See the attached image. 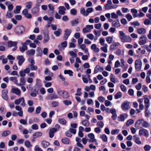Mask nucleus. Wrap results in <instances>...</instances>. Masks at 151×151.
<instances>
[{"mask_svg": "<svg viewBox=\"0 0 151 151\" xmlns=\"http://www.w3.org/2000/svg\"><path fill=\"white\" fill-rule=\"evenodd\" d=\"M24 31V28L22 25L17 26L15 29L14 31L16 33L20 34L22 33Z\"/></svg>", "mask_w": 151, "mask_h": 151, "instance_id": "f257e3e1", "label": "nucleus"}, {"mask_svg": "<svg viewBox=\"0 0 151 151\" xmlns=\"http://www.w3.org/2000/svg\"><path fill=\"white\" fill-rule=\"evenodd\" d=\"M129 102L125 101L121 105V108L124 111L128 110L129 109Z\"/></svg>", "mask_w": 151, "mask_h": 151, "instance_id": "f03ea898", "label": "nucleus"}, {"mask_svg": "<svg viewBox=\"0 0 151 151\" xmlns=\"http://www.w3.org/2000/svg\"><path fill=\"white\" fill-rule=\"evenodd\" d=\"M135 69L137 71L140 70L142 67V62L140 60H137L135 61Z\"/></svg>", "mask_w": 151, "mask_h": 151, "instance_id": "7ed1b4c3", "label": "nucleus"}, {"mask_svg": "<svg viewBox=\"0 0 151 151\" xmlns=\"http://www.w3.org/2000/svg\"><path fill=\"white\" fill-rule=\"evenodd\" d=\"M88 142H96V139L95 138L94 134L92 133H89L88 134Z\"/></svg>", "mask_w": 151, "mask_h": 151, "instance_id": "20e7f679", "label": "nucleus"}, {"mask_svg": "<svg viewBox=\"0 0 151 151\" xmlns=\"http://www.w3.org/2000/svg\"><path fill=\"white\" fill-rule=\"evenodd\" d=\"M8 90L7 89H3L1 91V96L2 98L6 100H7L8 98Z\"/></svg>", "mask_w": 151, "mask_h": 151, "instance_id": "39448f33", "label": "nucleus"}, {"mask_svg": "<svg viewBox=\"0 0 151 151\" xmlns=\"http://www.w3.org/2000/svg\"><path fill=\"white\" fill-rule=\"evenodd\" d=\"M119 37L122 42H130L132 41V39L129 36L125 35L123 37Z\"/></svg>", "mask_w": 151, "mask_h": 151, "instance_id": "423d86ee", "label": "nucleus"}, {"mask_svg": "<svg viewBox=\"0 0 151 151\" xmlns=\"http://www.w3.org/2000/svg\"><path fill=\"white\" fill-rule=\"evenodd\" d=\"M58 93L59 95L65 98H67L69 96L68 93L65 91H58Z\"/></svg>", "mask_w": 151, "mask_h": 151, "instance_id": "0eeeda50", "label": "nucleus"}, {"mask_svg": "<svg viewBox=\"0 0 151 151\" xmlns=\"http://www.w3.org/2000/svg\"><path fill=\"white\" fill-rule=\"evenodd\" d=\"M93 25H88L86 26V27L83 28V33H86L90 32L91 29H93Z\"/></svg>", "mask_w": 151, "mask_h": 151, "instance_id": "6e6552de", "label": "nucleus"}, {"mask_svg": "<svg viewBox=\"0 0 151 151\" xmlns=\"http://www.w3.org/2000/svg\"><path fill=\"white\" fill-rule=\"evenodd\" d=\"M72 32L70 29H67L65 31V34L64 35V38L65 40H67L70 35Z\"/></svg>", "mask_w": 151, "mask_h": 151, "instance_id": "1a4fd4ad", "label": "nucleus"}, {"mask_svg": "<svg viewBox=\"0 0 151 151\" xmlns=\"http://www.w3.org/2000/svg\"><path fill=\"white\" fill-rule=\"evenodd\" d=\"M11 92L18 96H20L21 93L20 90L17 88H12L11 89Z\"/></svg>", "mask_w": 151, "mask_h": 151, "instance_id": "9d476101", "label": "nucleus"}, {"mask_svg": "<svg viewBox=\"0 0 151 151\" xmlns=\"http://www.w3.org/2000/svg\"><path fill=\"white\" fill-rule=\"evenodd\" d=\"M15 108L17 110L19 111V112H18L19 116H22L23 115V111L22 108L19 106L17 105L15 106Z\"/></svg>", "mask_w": 151, "mask_h": 151, "instance_id": "9b49d317", "label": "nucleus"}, {"mask_svg": "<svg viewBox=\"0 0 151 151\" xmlns=\"http://www.w3.org/2000/svg\"><path fill=\"white\" fill-rule=\"evenodd\" d=\"M57 131L56 128H53L50 129L49 133V137L50 138H52L54 136V133Z\"/></svg>", "mask_w": 151, "mask_h": 151, "instance_id": "f8f14e48", "label": "nucleus"}, {"mask_svg": "<svg viewBox=\"0 0 151 151\" xmlns=\"http://www.w3.org/2000/svg\"><path fill=\"white\" fill-rule=\"evenodd\" d=\"M112 27L118 28L120 26V24L119 21L118 20H116L112 22Z\"/></svg>", "mask_w": 151, "mask_h": 151, "instance_id": "ddd939ff", "label": "nucleus"}, {"mask_svg": "<svg viewBox=\"0 0 151 151\" xmlns=\"http://www.w3.org/2000/svg\"><path fill=\"white\" fill-rule=\"evenodd\" d=\"M58 13L61 15H64L65 13V8L63 6H60L58 7Z\"/></svg>", "mask_w": 151, "mask_h": 151, "instance_id": "4468645a", "label": "nucleus"}, {"mask_svg": "<svg viewBox=\"0 0 151 151\" xmlns=\"http://www.w3.org/2000/svg\"><path fill=\"white\" fill-rule=\"evenodd\" d=\"M44 40L43 42V43H45L46 42H48L49 40L48 32H47L45 33L44 32Z\"/></svg>", "mask_w": 151, "mask_h": 151, "instance_id": "2eb2a0df", "label": "nucleus"}, {"mask_svg": "<svg viewBox=\"0 0 151 151\" xmlns=\"http://www.w3.org/2000/svg\"><path fill=\"white\" fill-rule=\"evenodd\" d=\"M17 42H12V41H9L7 42V46L8 47H14L15 46L17 45Z\"/></svg>", "mask_w": 151, "mask_h": 151, "instance_id": "dca6fc26", "label": "nucleus"}, {"mask_svg": "<svg viewBox=\"0 0 151 151\" xmlns=\"http://www.w3.org/2000/svg\"><path fill=\"white\" fill-rule=\"evenodd\" d=\"M117 6H111L110 4H106L104 6V9L106 10H109L113 8H115Z\"/></svg>", "mask_w": 151, "mask_h": 151, "instance_id": "f3484780", "label": "nucleus"}, {"mask_svg": "<svg viewBox=\"0 0 151 151\" xmlns=\"http://www.w3.org/2000/svg\"><path fill=\"white\" fill-rule=\"evenodd\" d=\"M91 48L95 52H98L99 51V49L96 47V45L95 44H92L91 46Z\"/></svg>", "mask_w": 151, "mask_h": 151, "instance_id": "a211bd4d", "label": "nucleus"}, {"mask_svg": "<svg viewBox=\"0 0 151 151\" xmlns=\"http://www.w3.org/2000/svg\"><path fill=\"white\" fill-rule=\"evenodd\" d=\"M86 47V45L84 44H82L80 45V48L82 50H83L85 53H87L89 55V54L88 52V50Z\"/></svg>", "mask_w": 151, "mask_h": 151, "instance_id": "6ab92c4d", "label": "nucleus"}, {"mask_svg": "<svg viewBox=\"0 0 151 151\" xmlns=\"http://www.w3.org/2000/svg\"><path fill=\"white\" fill-rule=\"evenodd\" d=\"M142 125V120H139L137 121L135 124V127L137 129H139L141 128Z\"/></svg>", "mask_w": 151, "mask_h": 151, "instance_id": "aec40b11", "label": "nucleus"}, {"mask_svg": "<svg viewBox=\"0 0 151 151\" xmlns=\"http://www.w3.org/2000/svg\"><path fill=\"white\" fill-rule=\"evenodd\" d=\"M82 124L84 126L87 127L89 125V122L88 120L85 119L83 120L82 122Z\"/></svg>", "mask_w": 151, "mask_h": 151, "instance_id": "412c9836", "label": "nucleus"}, {"mask_svg": "<svg viewBox=\"0 0 151 151\" xmlns=\"http://www.w3.org/2000/svg\"><path fill=\"white\" fill-rule=\"evenodd\" d=\"M144 99H145L144 100V103L145 104V106L146 107H147V105L148 106V107H149V99L146 96H144Z\"/></svg>", "mask_w": 151, "mask_h": 151, "instance_id": "4be33fe9", "label": "nucleus"}, {"mask_svg": "<svg viewBox=\"0 0 151 151\" xmlns=\"http://www.w3.org/2000/svg\"><path fill=\"white\" fill-rule=\"evenodd\" d=\"M35 53V50L33 49L28 50L27 52V54L30 56L33 55Z\"/></svg>", "mask_w": 151, "mask_h": 151, "instance_id": "5701e85b", "label": "nucleus"}, {"mask_svg": "<svg viewBox=\"0 0 151 151\" xmlns=\"http://www.w3.org/2000/svg\"><path fill=\"white\" fill-rule=\"evenodd\" d=\"M148 106L147 105V107H145V116L146 117H148L150 114V113L149 111L148 110Z\"/></svg>", "mask_w": 151, "mask_h": 151, "instance_id": "b1692460", "label": "nucleus"}, {"mask_svg": "<svg viewBox=\"0 0 151 151\" xmlns=\"http://www.w3.org/2000/svg\"><path fill=\"white\" fill-rule=\"evenodd\" d=\"M42 135V133L40 132H36L33 134V137L34 139H35L41 136Z\"/></svg>", "mask_w": 151, "mask_h": 151, "instance_id": "393cba45", "label": "nucleus"}, {"mask_svg": "<svg viewBox=\"0 0 151 151\" xmlns=\"http://www.w3.org/2000/svg\"><path fill=\"white\" fill-rule=\"evenodd\" d=\"M20 83L17 84L18 86H21L24 85L25 84L26 82L24 78H22L20 79Z\"/></svg>", "mask_w": 151, "mask_h": 151, "instance_id": "a878e982", "label": "nucleus"}, {"mask_svg": "<svg viewBox=\"0 0 151 151\" xmlns=\"http://www.w3.org/2000/svg\"><path fill=\"white\" fill-rule=\"evenodd\" d=\"M22 46L21 47H20V51L22 52H23L25 50L27 49V46L24 43H22Z\"/></svg>", "mask_w": 151, "mask_h": 151, "instance_id": "bb28decb", "label": "nucleus"}, {"mask_svg": "<svg viewBox=\"0 0 151 151\" xmlns=\"http://www.w3.org/2000/svg\"><path fill=\"white\" fill-rule=\"evenodd\" d=\"M39 8L38 7H35L33 8L32 10V12L33 14H35L37 13L39 11Z\"/></svg>", "mask_w": 151, "mask_h": 151, "instance_id": "cd10ccee", "label": "nucleus"}, {"mask_svg": "<svg viewBox=\"0 0 151 151\" xmlns=\"http://www.w3.org/2000/svg\"><path fill=\"white\" fill-rule=\"evenodd\" d=\"M11 133V132L9 130H7L4 131L2 134V137H5L10 134Z\"/></svg>", "mask_w": 151, "mask_h": 151, "instance_id": "c85d7f7f", "label": "nucleus"}, {"mask_svg": "<svg viewBox=\"0 0 151 151\" xmlns=\"http://www.w3.org/2000/svg\"><path fill=\"white\" fill-rule=\"evenodd\" d=\"M21 8V6H17L16 7V9L14 11V13L15 14L19 13Z\"/></svg>", "mask_w": 151, "mask_h": 151, "instance_id": "c756f323", "label": "nucleus"}, {"mask_svg": "<svg viewBox=\"0 0 151 151\" xmlns=\"http://www.w3.org/2000/svg\"><path fill=\"white\" fill-rule=\"evenodd\" d=\"M13 15V14H12L11 11H8L6 15V17L7 18H10L12 17Z\"/></svg>", "mask_w": 151, "mask_h": 151, "instance_id": "7c9ffc66", "label": "nucleus"}, {"mask_svg": "<svg viewBox=\"0 0 151 151\" xmlns=\"http://www.w3.org/2000/svg\"><path fill=\"white\" fill-rule=\"evenodd\" d=\"M43 19L45 20H48V22H49L50 23L52 22L53 19V18L51 17L49 18L46 15L43 17Z\"/></svg>", "mask_w": 151, "mask_h": 151, "instance_id": "2f4dec72", "label": "nucleus"}, {"mask_svg": "<svg viewBox=\"0 0 151 151\" xmlns=\"http://www.w3.org/2000/svg\"><path fill=\"white\" fill-rule=\"evenodd\" d=\"M24 99L23 97H21L19 99L15 100L14 101V103L16 105H19L20 102L22 101Z\"/></svg>", "mask_w": 151, "mask_h": 151, "instance_id": "473e14b6", "label": "nucleus"}, {"mask_svg": "<svg viewBox=\"0 0 151 151\" xmlns=\"http://www.w3.org/2000/svg\"><path fill=\"white\" fill-rule=\"evenodd\" d=\"M133 137L134 138L135 142L137 144H140L141 143V142L139 138L136 137V135L134 136Z\"/></svg>", "mask_w": 151, "mask_h": 151, "instance_id": "72a5a7b5", "label": "nucleus"}, {"mask_svg": "<svg viewBox=\"0 0 151 151\" xmlns=\"http://www.w3.org/2000/svg\"><path fill=\"white\" fill-rule=\"evenodd\" d=\"M62 142L65 144H68L70 141L67 138H64L62 140Z\"/></svg>", "mask_w": 151, "mask_h": 151, "instance_id": "f704fd0d", "label": "nucleus"}, {"mask_svg": "<svg viewBox=\"0 0 151 151\" xmlns=\"http://www.w3.org/2000/svg\"><path fill=\"white\" fill-rule=\"evenodd\" d=\"M41 144L43 147L45 148H46L48 146L50 145V144L48 142L45 141H42Z\"/></svg>", "mask_w": 151, "mask_h": 151, "instance_id": "c9c22d12", "label": "nucleus"}, {"mask_svg": "<svg viewBox=\"0 0 151 151\" xmlns=\"http://www.w3.org/2000/svg\"><path fill=\"white\" fill-rule=\"evenodd\" d=\"M78 19H76L72 21L71 22V23L72 26H74L78 24Z\"/></svg>", "mask_w": 151, "mask_h": 151, "instance_id": "e433bc0d", "label": "nucleus"}, {"mask_svg": "<svg viewBox=\"0 0 151 151\" xmlns=\"http://www.w3.org/2000/svg\"><path fill=\"white\" fill-rule=\"evenodd\" d=\"M80 13L81 14H82L83 15L87 16L86 11H85V9L83 8L82 7L81 8Z\"/></svg>", "mask_w": 151, "mask_h": 151, "instance_id": "4c0bfd02", "label": "nucleus"}, {"mask_svg": "<svg viewBox=\"0 0 151 151\" xmlns=\"http://www.w3.org/2000/svg\"><path fill=\"white\" fill-rule=\"evenodd\" d=\"M25 145L27 148L31 147L32 145L31 144L30 142L28 140H26L25 142Z\"/></svg>", "mask_w": 151, "mask_h": 151, "instance_id": "58836bf2", "label": "nucleus"}, {"mask_svg": "<svg viewBox=\"0 0 151 151\" xmlns=\"http://www.w3.org/2000/svg\"><path fill=\"white\" fill-rule=\"evenodd\" d=\"M122 94L120 92H117L114 96L115 98L116 99H117L121 97Z\"/></svg>", "mask_w": 151, "mask_h": 151, "instance_id": "ea45409f", "label": "nucleus"}, {"mask_svg": "<svg viewBox=\"0 0 151 151\" xmlns=\"http://www.w3.org/2000/svg\"><path fill=\"white\" fill-rule=\"evenodd\" d=\"M67 42L66 41H65L63 42H62L61 43V45H60L58 46L60 48L61 47H65L67 46Z\"/></svg>", "mask_w": 151, "mask_h": 151, "instance_id": "a19ab883", "label": "nucleus"}, {"mask_svg": "<svg viewBox=\"0 0 151 151\" xmlns=\"http://www.w3.org/2000/svg\"><path fill=\"white\" fill-rule=\"evenodd\" d=\"M64 73L65 74H68L70 76H73V72L70 70H65Z\"/></svg>", "mask_w": 151, "mask_h": 151, "instance_id": "79ce46f5", "label": "nucleus"}, {"mask_svg": "<svg viewBox=\"0 0 151 151\" xmlns=\"http://www.w3.org/2000/svg\"><path fill=\"white\" fill-rule=\"evenodd\" d=\"M28 67L31 70H37V67L35 65H28Z\"/></svg>", "mask_w": 151, "mask_h": 151, "instance_id": "37998d69", "label": "nucleus"}, {"mask_svg": "<svg viewBox=\"0 0 151 151\" xmlns=\"http://www.w3.org/2000/svg\"><path fill=\"white\" fill-rule=\"evenodd\" d=\"M106 41L109 44L111 43L113 41V37H106Z\"/></svg>", "mask_w": 151, "mask_h": 151, "instance_id": "c03bdc74", "label": "nucleus"}, {"mask_svg": "<svg viewBox=\"0 0 151 151\" xmlns=\"http://www.w3.org/2000/svg\"><path fill=\"white\" fill-rule=\"evenodd\" d=\"M142 135L147 137L149 135V133L147 130L145 129H142Z\"/></svg>", "mask_w": 151, "mask_h": 151, "instance_id": "a18cd8bd", "label": "nucleus"}, {"mask_svg": "<svg viewBox=\"0 0 151 151\" xmlns=\"http://www.w3.org/2000/svg\"><path fill=\"white\" fill-rule=\"evenodd\" d=\"M58 98V96L55 94H53L49 97V99L52 100L54 99H56Z\"/></svg>", "mask_w": 151, "mask_h": 151, "instance_id": "49530a36", "label": "nucleus"}, {"mask_svg": "<svg viewBox=\"0 0 151 151\" xmlns=\"http://www.w3.org/2000/svg\"><path fill=\"white\" fill-rule=\"evenodd\" d=\"M26 7L27 9H30L31 8L32 3L31 1H29L26 3Z\"/></svg>", "mask_w": 151, "mask_h": 151, "instance_id": "de8ad7c7", "label": "nucleus"}, {"mask_svg": "<svg viewBox=\"0 0 151 151\" xmlns=\"http://www.w3.org/2000/svg\"><path fill=\"white\" fill-rule=\"evenodd\" d=\"M134 123L133 120L130 119L128 120L126 123V126L127 127L129 126L130 124H132Z\"/></svg>", "mask_w": 151, "mask_h": 151, "instance_id": "09e8293b", "label": "nucleus"}, {"mask_svg": "<svg viewBox=\"0 0 151 151\" xmlns=\"http://www.w3.org/2000/svg\"><path fill=\"white\" fill-rule=\"evenodd\" d=\"M61 32V29H58L57 30L54 32V34L57 36H59Z\"/></svg>", "mask_w": 151, "mask_h": 151, "instance_id": "8fccbe9b", "label": "nucleus"}, {"mask_svg": "<svg viewBox=\"0 0 151 151\" xmlns=\"http://www.w3.org/2000/svg\"><path fill=\"white\" fill-rule=\"evenodd\" d=\"M104 47H101V49L104 52H107V47H108L107 45V44H105L104 45Z\"/></svg>", "mask_w": 151, "mask_h": 151, "instance_id": "3c124183", "label": "nucleus"}, {"mask_svg": "<svg viewBox=\"0 0 151 151\" xmlns=\"http://www.w3.org/2000/svg\"><path fill=\"white\" fill-rule=\"evenodd\" d=\"M144 23L145 25H149L151 24V20L148 19H145L144 21Z\"/></svg>", "mask_w": 151, "mask_h": 151, "instance_id": "603ef678", "label": "nucleus"}, {"mask_svg": "<svg viewBox=\"0 0 151 151\" xmlns=\"http://www.w3.org/2000/svg\"><path fill=\"white\" fill-rule=\"evenodd\" d=\"M97 125L100 128H102L104 126V124L102 121H99L97 123Z\"/></svg>", "mask_w": 151, "mask_h": 151, "instance_id": "864d4df0", "label": "nucleus"}, {"mask_svg": "<svg viewBox=\"0 0 151 151\" xmlns=\"http://www.w3.org/2000/svg\"><path fill=\"white\" fill-rule=\"evenodd\" d=\"M58 122L60 123L63 124H65L66 122V121L64 119H58Z\"/></svg>", "mask_w": 151, "mask_h": 151, "instance_id": "5fc2aeb1", "label": "nucleus"}, {"mask_svg": "<svg viewBox=\"0 0 151 151\" xmlns=\"http://www.w3.org/2000/svg\"><path fill=\"white\" fill-rule=\"evenodd\" d=\"M93 10V9L92 8H89L87 9L86 10V13L87 14V16L88 14L92 12Z\"/></svg>", "mask_w": 151, "mask_h": 151, "instance_id": "6e6d98bb", "label": "nucleus"}, {"mask_svg": "<svg viewBox=\"0 0 151 151\" xmlns=\"http://www.w3.org/2000/svg\"><path fill=\"white\" fill-rule=\"evenodd\" d=\"M126 17L128 21L131 20L132 19V16L129 14H128L126 15Z\"/></svg>", "mask_w": 151, "mask_h": 151, "instance_id": "4d7b16f0", "label": "nucleus"}, {"mask_svg": "<svg viewBox=\"0 0 151 151\" xmlns=\"http://www.w3.org/2000/svg\"><path fill=\"white\" fill-rule=\"evenodd\" d=\"M118 118L119 121H123L125 119V118L124 115L123 114H121L118 117Z\"/></svg>", "mask_w": 151, "mask_h": 151, "instance_id": "13d9d810", "label": "nucleus"}, {"mask_svg": "<svg viewBox=\"0 0 151 151\" xmlns=\"http://www.w3.org/2000/svg\"><path fill=\"white\" fill-rule=\"evenodd\" d=\"M82 140L83 143L84 145H86L87 141H88V139H87V137L86 136L85 138H83Z\"/></svg>", "mask_w": 151, "mask_h": 151, "instance_id": "bf43d9fd", "label": "nucleus"}, {"mask_svg": "<svg viewBox=\"0 0 151 151\" xmlns=\"http://www.w3.org/2000/svg\"><path fill=\"white\" fill-rule=\"evenodd\" d=\"M63 103L66 105H68L71 104V102L70 101L67 100L64 101Z\"/></svg>", "mask_w": 151, "mask_h": 151, "instance_id": "052dcab7", "label": "nucleus"}, {"mask_svg": "<svg viewBox=\"0 0 151 151\" xmlns=\"http://www.w3.org/2000/svg\"><path fill=\"white\" fill-rule=\"evenodd\" d=\"M86 36L91 40H92L94 38V36L92 34H89L87 35Z\"/></svg>", "mask_w": 151, "mask_h": 151, "instance_id": "680f3d73", "label": "nucleus"}, {"mask_svg": "<svg viewBox=\"0 0 151 151\" xmlns=\"http://www.w3.org/2000/svg\"><path fill=\"white\" fill-rule=\"evenodd\" d=\"M111 17L112 18L117 19L118 17V16L114 13H112L111 14Z\"/></svg>", "mask_w": 151, "mask_h": 151, "instance_id": "e2e57ef3", "label": "nucleus"}, {"mask_svg": "<svg viewBox=\"0 0 151 151\" xmlns=\"http://www.w3.org/2000/svg\"><path fill=\"white\" fill-rule=\"evenodd\" d=\"M58 103L55 101L52 102L51 104V106L52 107H56L58 106Z\"/></svg>", "mask_w": 151, "mask_h": 151, "instance_id": "0e129e2a", "label": "nucleus"}, {"mask_svg": "<svg viewBox=\"0 0 151 151\" xmlns=\"http://www.w3.org/2000/svg\"><path fill=\"white\" fill-rule=\"evenodd\" d=\"M101 24L100 23L95 24V27L96 29H100L101 27Z\"/></svg>", "mask_w": 151, "mask_h": 151, "instance_id": "69168bd1", "label": "nucleus"}, {"mask_svg": "<svg viewBox=\"0 0 151 151\" xmlns=\"http://www.w3.org/2000/svg\"><path fill=\"white\" fill-rule=\"evenodd\" d=\"M95 35L97 36H99L101 34L99 30H95L94 31Z\"/></svg>", "mask_w": 151, "mask_h": 151, "instance_id": "338daca9", "label": "nucleus"}, {"mask_svg": "<svg viewBox=\"0 0 151 151\" xmlns=\"http://www.w3.org/2000/svg\"><path fill=\"white\" fill-rule=\"evenodd\" d=\"M150 148V146L149 145H146L144 147V149L145 151H149Z\"/></svg>", "mask_w": 151, "mask_h": 151, "instance_id": "774afa93", "label": "nucleus"}]
</instances>
